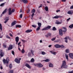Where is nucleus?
Instances as JSON below:
<instances>
[{
    "mask_svg": "<svg viewBox=\"0 0 73 73\" xmlns=\"http://www.w3.org/2000/svg\"><path fill=\"white\" fill-rule=\"evenodd\" d=\"M68 66L66 65V61L64 60L62 61V64L61 66V69H68Z\"/></svg>",
    "mask_w": 73,
    "mask_h": 73,
    "instance_id": "f257e3e1",
    "label": "nucleus"
},
{
    "mask_svg": "<svg viewBox=\"0 0 73 73\" xmlns=\"http://www.w3.org/2000/svg\"><path fill=\"white\" fill-rule=\"evenodd\" d=\"M15 12V9H13L11 11V8H9V15H11L12 14V13H13Z\"/></svg>",
    "mask_w": 73,
    "mask_h": 73,
    "instance_id": "f03ea898",
    "label": "nucleus"
},
{
    "mask_svg": "<svg viewBox=\"0 0 73 73\" xmlns=\"http://www.w3.org/2000/svg\"><path fill=\"white\" fill-rule=\"evenodd\" d=\"M34 65L36 66H37V67H38L39 68H42L43 66V65L40 63L36 64H35Z\"/></svg>",
    "mask_w": 73,
    "mask_h": 73,
    "instance_id": "7ed1b4c3",
    "label": "nucleus"
},
{
    "mask_svg": "<svg viewBox=\"0 0 73 73\" xmlns=\"http://www.w3.org/2000/svg\"><path fill=\"white\" fill-rule=\"evenodd\" d=\"M9 60L8 58H7L6 60L5 59H3V62L4 64L6 63L7 64H8L9 63Z\"/></svg>",
    "mask_w": 73,
    "mask_h": 73,
    "instance_id": "20e7f679",
    "label": "nucleus"
},
{
    "mask_svg": "<svg viewBox=\"0 0 73 73\" xmlns=\"http://www.w3.org/2000/svg\"><path fill=\"white\" fill-rule=\"evenodd\" d=\"M51 28V26H48L46 27H45L42 30V31H48L49 29H50Z\"/></svg>",
    "mask_w": 73,
    "mask_h": 73,
    "instance_id": "39448f33",
    "label": "nucleus"
},
{
    "mask_svg": "<svg viewBox=\"0 0 73 73\" xmlns=\"http://www.w3.org/2000/svg\"><path fill=\"white\" fill-rule=\"evenodd\" d=\"M21 60V58H19V60L17 58H15V62H16L17 63V64H20Z\"/></svg>",
    "mask_w": 73,
    "mask_h": 73,
    "instance_id": "423d86ee",
    "label": "nucleus"
},
{
    "mask_svg": "<svg viewBox=\"0 0 73 73\" xmlns=\"http://www.w3.org/2000/svg\"><path fill=\"white\" fill-rule=\"evenodd\" d=\"M13 49V45L12 44H10L9 45V46L8 48V50H9L12 49Z\"/></svg>",
    "mask_w": 73,
    "mask_h": 73,
    "instance_id": "0eeeda50",
    "label": "nucleus"
},
{
    "mask_svg": "<svg viewBox=\"0 0 73 73\" xmlns=\"http://www.w3.org/2000/svg\"><path fill=\"white\" fill-rule=\"evenodd\" d=\"M7 9H6L3 12L2 14H1L0 15L1 17L3 16V14H4V13H5L6 12H7Z\"/></svg>",
    "mask_w": 73,
    "mask_h": 73,
    "instance_id": "6e6552de",
    "label": "nucleus"
},
{
    "mask_svg": "<svg viewBox=\"0 0 73 73\" xmlns=\"http://www.w3.org/2000/svg\"><path fill=\"white\" fill-rule=\"evenodd\" d=\"M5 20L4 22V23H7L8 22V21L9 20V17H7L4 19Z\"/></svg>",
    "mask_w": 73,
    "mask_h": 73,
    "instance_id": "1a4fd4ad",
    "label": "nucleus"
},
{
    "mask_svg": "<svg viewBox=\"0 0 73 73\" xmlns=\"http://www.w3.org/2000/svg\"><path fill=\"white\" fill-rule=\"evenodd\" d=\"M54 46L56 48H60V45L58 44H56L54 45Z\"/></svg>",
    "mask_w": 73,
    "mask_h": 73,
    "instance_id": "9d476101",
    "label": "nucleus"
},
{
    "mask_svg": "<svg viewBox=\"0 0 73 73\" xmlns=\"http://www.w3.org/2000/svg\"><path fill=\"white\" fill-rule=\"evenodd\" d=\"M25 66L27 67V68H29V69H31V66L28 63L26 64L25 65Z\"/></svg>",
    "mask_w": 73,
    "mask_h": 73,
    "instance_id": "9b49d317",
    "label": "nucleus"
},
{
    "mask_svg": "<svg viewBox=\"0 0 73 73\" xmlns=\"http://www.w3.org/2000/svg\"><path fill=\"white\" fill-rule=\"evenodd\" d=\"M69 56L70 58L73 59V53H71L69 54Z\"/></svg>",
    "mask_w": 73,
    "mask_h": 73,
    "instance_id": "f8f14e48",
    "label": "nucleus"
},
{
    "mask_svg": "<svg viewBox=\"0 0 73 73\" xmlns=\"http://www.w3.org/2000/svg\"><path fill=\"white\" fill-rule=\"evenodd\" d=\"M62 17L61 16H56L53 17H52L53 19H58V18H59V17L61 18Z\"/></svg>",
    "mask_w": 73,
    "mask_h": 73,
    "instance_id": "ddd939ff",
    "label": "nucleus"
},
{
    "mask_svg": "<svg viewBox=\"0 0 73 73\" xmlns=\"http://www.w3.org/2000/svg\"><path fill=\"white\" fill-rule=\"evenodd\" d=\"M19 41V38L18 36L16 37L15 38V41L17 42H18Z\"/></svg>",
    "mask_w": 73,
    "mask_h": 73,
    "instance_id": "4468645a",
    "label": "nucleus"
},
{
    "mask_svg": "<svg viewBox=\"0 0 73 73\" xmlns=\"http://www.w3.org/2000/svg\"><path fill=\"white\" fill-rule=\"evenodd\" d=\"M59 34L60 36L62 35V30L61 29H60L59 31Z\"/></svg>",
    "mask_w": 73,
    "mask_h": 73,
    "instance_id": "2eb2a0df",
    "label": "nucleus"
},
{
    "mask_svg": "<svg viewBox=\"0 0 73 73\" xmlns=\"http://www.w3.org/2000/svg\"><path fill=\"white\" fill-rule=\"evenodd\" d=\"M50 52L52 54H54V55H56V52H54V51H50Z\"/></svg>",
    "mask_w": 73,
    "mask_h": 73,
    "instance_id": "dca6fc26",
    "label": "nucleus"
},
{
    "mask_svg": "<svg viewBox=\"0 0 73 73\" xmlns=\"http://www.w3.org/2000/svg\"><path fill=\"white\" fill-rule=\"evenodd\" d=\"M16 21H15L12 23L11 24V25L12 26H13L14 25H16Z\"/></svg>",
    "mask_w": 73,
    "mask_h": 73,
    "instance_id": "f3484780",
    "label": "nucleus"
},
{
    "mask_svg": "<svg viewBox=\"0 0 73 73\" xmlns=\"http://www.w3.org/2000/svg\"><path fill=\"white\" fill-rule=\"evenodd\" d=\"M32 30H28L26 31H25V32H26V33H29L30 32H32Z\"/></svg>",
    "mask_w": 73,
    "mask_h": 73,
    "instance_id": "a211bd4d",
    "label": "nucleus"
},
{
    "mask_svg": "<svg viewBox=\"0 0 73 73\" xmlns=\"http://www.w3.org/2000/svg\"><path fill=\"white\" fill-rule=\"evenodd\" d=\"M67 13L69 15H72L73 13V11H69Z\"/></svg>",
    "mask_w": 73,
    "mask_h": 73,
    "instance_id": "6ab92c4d",
    "label": "nucleus"
},
{
    "mask_svg": "<svg viewBox=\"0 0 73 73\" xmlns=\"http://www.w3.org/2000/svg\"><path fill=\"white\" fill-rule=\"evenodd\" d=\"M63 32H66V28L64 27H63Z\"/></svg>",
    "mask_w": 73,
    "mask_h": 73,
    "instance_id": "aec40b11",
    "label": "nucleus"
},
{
    "mask_svg": "<svg viewBox=\"0 0 73 73\" xmlns=\"http://www.w3.org/2000/svg\"><path fill=\"white\" fill-rule=\"evenodd\" d=\"M23 1L25 4H27L28 3V0H23Z\"/></svg>",
    "mask_w": 73,
    "mask_h": 73,
    "instance_id": "412c9836",
    "label": "nucleus"
},
{
    "mask_svg": "<svg viewBox=\"0 0 73 73\" xmlns=\"http://www.w3.org/2000/svg\"><path fill=\"white\" fill-rule=\"evenodd\" d=\"M46 11H48V7L47 6H46L45 7V9Z\"/></svg>",
    "mask_w": 73,
    "mask_h": 73,
    "instance_id": "4be33fe9",
    "label": "nucleus"
},
{
    "mask_svg": "<svg viewBox=\"0 0 73 73\" xmlns=\"http://www.w3.org/2000/svg\"><path fill=\"white\" fill-rule=\"evenodd\" d=\"M56 24H61V22H59L58 21H56Z\"/></svg>",
    "mask_w": 73,
    "mask_h": 73,
    "instance_id": "5701e85b",
    "label": "nucleus"
},
{
    "mask_svg": "<svg viewBox=\"0 0 73 73\" xmlns=\"http://www.w3.org/2000/svg\"><path fill=\"white\" fill-rule=\"evenodd\" d=\"M31 62H35V59L33 58H32L30 61Z\"/></svg>",
    "mask_w": 73,
    "mask_h": 73,
    "instance_id": "b1692460",
    "label": "nucleus"
},
{
    "mask_svg": "<svg viewBox=\"0 0 73 73\" xmlns=\"http://www.w3.org/2000/svg\"><path fill=\"white\" fill-rule=\"evenodd\" d=\"M50 61V60L49 59H46L44 60V61L45 62H49Z\"/></svg>",
    "mask_w": 73,
    "mask_h": 73,
    "instance_id": "393cba45",
    "label": "nucleus"
},
{
    "mask_svg": "<svg viewBox=\"0 0 73 73\" xmlns=\"http://www.w3.org/2000/svg\"><path fill=\"white\" fill-rule=\"evenodd\" d=\"M16 28H21V25H16Z\"/></svg>",
    "mask_w": 73,
    "mask_h": 73,
    "instance_id": "a878e982",
    "label": "nucleus"
},
{
    "mask_svg": "<svg viewBox=\"0 0 73 73\" xmlns=\"http://www.w3.org/2000/svg\"><path fill=\"white\" fill-rule=\"evenodd\" d=\"M65 57H66V60H68V55L67 54H65Z\"/></svg>",
    "mask_w": 73,
    "mask_h": 73,
    "instance_id": "bb28decb",
    "label": "nucleus"
},
{
    "mask_svg": "<svg viewBox=\"0 0 73 73\" xmlns=\"http://www.w3.org/2000/svg\"><path fill=\"white\" fill-rule=\"evenodd\" d=\"M38 27H40L41 26V23H38Z\"/></svg>",
    "mask_w": 73,
    "mask_h": 73,
    "instance_id": "cd10ccee",
    "label": "nucleus"
},
{
    "mask_svg": "<svg viewBox=\"0 0 73 73\" xmlns=\"http://www.w3.org/2000/svg\"><path fill=\"white\" fill-rule=\"evenodd\" d=\"M49 67H53V65L52 63H50L49 64Z\"/></svg>",
    "mask_w": 73,
    "mask_h": 73,
    "instance_id": "c85d7f7f",
    "label": "nucleus"
},
{
    "mask_svg": "<svg viewBox=\"0 0 73 73\" xmlns=\"http://www.w3.org/2000/svg\"><path fill=\"white\" fill-rule=\"evenodd\" d=\"M69 28H73V24H72L70 25L69 27Z\"/></svg>",
    "mask_w": 73,
    "mask_h": 73,
    "instance_id": "c756f323",
    "label": "nucleus"
},
{
    "mask_svg": "<svg viewBox=\"0 0 73 73\" xmlns=\"http://www.w3.org/2000/svg\"><path fill=\"white\" fill-rule=\"evenodd\" d=\"M42 54V55H45V54H46V53L44 51H42L41 52Z\"/></svg>",
    "mask_w": 73,
    "mask_h": 73,
    "instance_id": "7c9ffc66",
    "label": "nucleus"
},
{
    "mask_svg": "<svg viewBox=\"0 0 73 73\" xmlns=\"http://www.w3.org/2000/svg\"><path fill=\"white\" fill-rule=\"evenodd\" d=\"M40 29V27H38L36 29V31H39Z\"/></svg>",
    "mask_w": 73,
    "mask_h": 73,
    "instance_id": "2f4dec72",
    "label": "nucleus"
},
{
    "mask_svg": "<svg viewBox=\"0 0 73 73\" xmlns=\"http://www.w3.org/2000/svg\"><path fill=\"white\" fill-rule=\"evenodd\" d=\"M21 53H25V50H24V48H23L22 49Z\"/></svg>",
    "mask_w": 73,
    "mask_h": 73,
    "instance_id": "473e14b6",
    "label": "nucleus"
},
{
    "mask_svg": "<svg viewBox=\"0 0 73 73\" xmlns=\"http://www.w3.org/2000/svg\"><path fill=\"white\" fill-rule=\"evenodd\" d=\"M47 35L48 36H51V35H52V34L50 33H49L47 34Z\"/></svg>",
    "mask_w": 73,
    "mask_h": 73,
    "instance_id": "72a5a7b5",
    "label": "nucleus"
},
{
    "mask_svg": "<svg viewBox=\"0 0 73 73\" xmlns=\"http://www.w3.org/2000/svg\"><path fill=\"white\" fill-rule=\"evenodd\" d=\"M31 54H32L31 53V52H29V54H28L29 56V57H31Z\"/></svg>",
    "mask_w": 73,
    "mask_h": 73,
    "instance_id": "f704fd0d",
    "label": "nucleus"
},
{
    "mask_svg": "<svg viewBox=\"0 0 73 73\" xmlns=\"http://www.w3.org/2000/svg\"><path fill=\"white\" fill-rule=\"evenodd\" d=\"M66 52L68 53H69V51L68 49H67L66 50Z\"/></svg>",
    "mask_w": 73,
    "mask_h": 73,
    "instance_id": "c9c22d12",
    "label": "nucleus"
},
{
    "mask_svg": "<svg viewBox=\"0 0 73 73\" xmlns=\"http://www.w3.org/2000/svg\"><path fill=\"white\" fill-rule=\"evenodd\" d=\"M9 67L10 69H11L12 68V64H10L9 65Z\"/></svg>",
    "mask_w": 73,
    "mask_h": 73,
    "instance_id": "e433bc0d",
    "label": "nucleus"
},
{
    "mask_svg": "<svg viewBox=\"0 0 73 73\" xmlns=\"http://www.w3.org/2000/svg\"><path fill=\"white\" fill-rule=\"evenodd\" d=\"M60 48H65V47L64 46V45H60Z\"/></svg>",
    "mask_w": 73,
    "mask_h": 73,
    "instance_id": "4c0bfd02",
    "label": "nucleus"
},
{
    "mask_svg": "<svg viewBox=\"0 0 73 73\" xmlns=\"http://www.w3.org/2000/svg\"><path fill=\"white\" fill-rule=\"evenodd\" d=\"M1 57H3L4 56V53H0Z\"/></svg>",
    "mask_w": 73,
    "mask_h": 73,
    "instance_id": "58836bf2",
    "label": "nucleus"
},
{
    "mask_svg": "<svg viewBox=\"0 0 73 73\" xmlns=\"http://www.w3.org/2000/svg\"><path fill=\"white\" fill-rule=\"evenodd\" d=\"M0 29H1V30L2 31V25L1 23H0Z\"/></svg>",
    "mask_w": 73,
    "mask_h": 73,
    "instance_id": "ea45409f",
    "label": "nucleus"
},
{
    "mask_svg": "<svg viewBox=\"0 0 73 73\" xmlns=\"http://www.w3.org/2000/svg\"><path fill=\"white\" fill-rule=\"evenodd\" d=\"M35 9H33L32 10L31 13H35Z\"/></svg>",
    "mask_w": 73,
    "mask_h": 73,
    "instance_id": "a19ab883",
    "label": "nucleus"
},
{
    "mask_svg": "<svg viewBox=\"0 0 73 73\" xmlns=\"http://www.w3.org/2000/svg\"><path fill=\"white\" fill-rule=\"evenodd\" d=\"M8 73H13V70H11Z\"/></svg>",
    "mask_w": 73,
    "mask_h": 73,
    "instance_id": "79ce46f5",
    "label": "nucleus"
},
{
    "mask_svg": "<svg viewBox=\"0 0 73 73\" xmlns=\"http://www.w3.org/2000/svg\"><path fill=\"white\" fill-rule=\"evenodd\" d=\"M52 30L53 31H56V29L55 27H53Z\"/></svg>",
    "mask_w": 73,
    "mask_h": 73,
    "instance_id": "37998d69",
    "label": "nucleus"
},
{
    "mask_svg": "<svg viewBox=\"0 0 73 73\" xmlns=\"http://www.w3.org/2000/svg\"><path fill=\"white\" fill-rule=\"evenodd\" d=\"M66 38V37H65L64 38V39H65V42H68V40H67Z\"/></svg>",
    "mask_w": 73,
    "mask_h": 73,
    "instance_id": "c03bdc74",
    "label": "nucleus"
},
{
    "mask_svg": "<svg viewBox=\"0 0 73 73\" xmlns=\"http://www.w3.org/2000/svg\"><path fill=\"white\" fill-rule=\"evenodd\" d=\"M4 3H2L0 5V6L1 7H3L4 6Z\"/></svg>",
    "mask_w": 73,
    "mask_h": 73,
    "instance_id": "a18cd8bd",
    "label": "nucleus"
},
{
    "mask_svg": "<svg viewBox=\"0 0 73 73\" xmlns=\"http://www.w3.org/2000/svg\"><path fill=\"white\" fill-rule=\"evenodd\" d=\"M55 39H56V38H52L51 39V40L52 41H54V40H55Z\"/></svg>",
    "mask_w": 73,
    "mask_h": 73,
    "instance_id": "49530a36",
    "label": "nucleus"
},
{
    "mask_svg": "<svg viewBox=\"0 0 73 73\" xmlns=\"http://www.w3.org/2000/svg\"><path fill=\"white\" fill-rule=\"evenodd\" d=\"M31 52L32 53V54H33V55H34V54L33 53H34V51H33L32 50H31Z\"/></svg>",
    "mask_w": 73,
    "mask_h": 73,
    "instance_id": "de8ad7c7",
    "label": "nucleus"
},
{
    "mask_svg": "<svg viewBox=\"0 0 73 73\" xmlns=\"http://www.w3.org/2000/svg\"><path fill=\"white\" fill-rule=\"evenodd\" d=\"M32 27L34 28H36V25H32Z\"/></svg>",
    "mask_w": 73,
    "mask_h": 73,
    "instance_id": "09e8293b",
    "label": "nucleus"
},
{
    "mask_svg": "<svg viewBox=\"0 0 73 73\" xmlns=\"http://www.w3.org/2000/svg\"><path fill=\"white\" fill-rule=\"evenodd\" d=\"M11 53L13 55H15V52H14V51H12Z\"/></svg>",
    "mask_w": 73,
    "mask_h": 73,
    "instance_id": "8fccbe9b",
    "label": "nucleus"
},
{
    "mask_svg": "<svg viewBox=\"0 0 73 73\" xmlns=\"http://www.w3.org/2000/svg\"><path fill=\"white\" fill-rule=\"evenodd\" d=\"M30 12V10L29 9L27 11V13H29Z\"/></svg>",
    "mask_w": 73,
    "mask_h": 73,
    "instance_id": "3c124183",
    "label": "nucleus"
},
{
    "mask_svg": "<svg viewBox=\"0 0 73 73\" xmlns=\"http://www.w3.org/2000/svg\"><path fill=\"white\" fill-rule=\"evenodd\" d=\"M23 17V15H22V14H21L20 15V18H22V17Z\"/></svg>",
    "mask_w": 73,
    "mask_h": 73,
    "instance_id": "603ef678",
    "label": "nucleus"
},
{
    "mask_svg": "<svg viewBox=\"0 0 73 73\" xmlns=\"http://www.w3.org/2000/svg\"><path fill=\"white\" fill-rule=\"evenodd\" d=\"M21 40L23 42H25L26 41L24 40H23V39H21Z\"/></svg>",
    "mask_w": 73,
    "mask_h": 73,
    "instance_id": "864d4df0",
    "label": "nucleus"
},
{
    "mask_svg": "<svg viewBox=\"0 0 73 73\" xmlns=\"http://www.w3.org/2000/svg\"><path fill=\"white\" fill-rule=\"evenodd\" d=\"M7 38H10L11 37H10L9 36L7 35L6 36Z\"/></svg>",
    "mask_w": 73,
    "mask_h": 73,
    "instance_id": "5fc2aeb1",
    "label": "nucleus"
},
{
    "mask_svg": "<svg viewBox=\"0 0 73 73\" xmlns=\"http://www.w3.org/2000/svg\"><path fill=\"white\" fill-rule=\"evenodd\" d=\"M21 44V42H19L18 43V47H19V45Z\"/></svg>",
    "mask_w": 73,
    "mask_h": 73,
    "instance_id": "6e6d98bb",
    "label": "nucleus"
},
{
    "mask_svg": "<svg viewBox=\"0 0 73 73\" xmlns=\"http://www.w3.org/2000/svg\"><path fill=\"white\" fill-rule=\"evenodd\" d=\"M34 15H35V14L34 13H33L32 14V15H31V16L32 17V18H33Z\"/></svg>",
    "mask_w": 73,
    "mask_h": 73,
    "instance_id": "4d7b16f0",
    "label": "nucleus"
},
{
    "mask_svg": "<svg viewBox=\"0 0 73 73\" xmlns=\"http://www.w3.org/2000/svg\"><path fill=\"white\" fill-rule=\"evenodd\" d=\"M9 35L10 36H11V37H12V36H13L12 35V34H11V33H10L9 34Z\"/></svg>",
    "mask_w": 73,
    "mask_h": 73,
    "instance_id": "13d9d810",
    "label": "nucleus"
},
{
    "mask_svg": "<svg viewBox=\"0 0 73 73\" xmlns=\"http://www.w3.org/2000/svg\"><path fill=\"white\" fill-rule=\"evenodd\" d=\"M3 48H6V46L4 44L3 45Z\"/></svg>",
    "mask_w": 73,
    "mask_h": 73,
    "instance_id": "bf43d9fd",
    "label": "nucleus"
},
{
    "mask_svg": "<svg viewBox=\"0 0 73 73\" xmlns=\"http://www.w3.org/2000/svg\"><path fill=\"white\" fill-rule=\"evenodd\" d=\"M58 12H60V10H57L56 11V12L57 13Z\"/></svg>",
    "mask_w": 73,
    "mask_h": 73,
    "instance_id": "052dcab7",
    "label": "nucleus"
},
{
    "mask_svg": "<svg viewBox=\"0 0 73 73\" xmlns=\"http://www.w3.org/2000/svg\"><path fill=\"white\" fill-rule=\"evenodd\" d=\"M59 40H56L55 41V42H59Z\"/></svg>",
    "mask_w": 73,
    "mask_h": 73,
    "instance_id": "680f3d73",
    "label": "nucleus"
},
{
    "mask_svg": "<svg viewBox=\"0 0 73 73\" xmlns=\"http://www.w3.org/2000/svg\"><path fill=\"white\" fill-rule=\"evenodd\" d=\"M66 37V38L67 39H69V40H70V38H69V37Z\"/></svg>",
    "mask_w": 73,
    "mask_h": 73,
    "instance_id": "e2e57ef3",
    "label": "nucleus"
},
{
    "mask_svg": "<svg viewBox=\"0 0 73 73\" xmlns=\"http://www.w3.org/2000/svg\"><path fill=\"white\" fill-rule=\"evenodd\" d=\"M73 62L69 64V65H73Z\"/></svg>",
    "mask_w": 73,
    "mask_h": 73,
    "instance_id": "0e129e2a",
    "label": "nucleus"
},
{
    "mask_svg": "<svg viewBox=\"0 0 73 73\" xmlns=\"http://www.w3.org/2000/svg\"><path fill=\"white\" fill-rule=\"evenodd\" d=\"M0 69H3V66H0Z\"/></svg>",
    "mask_w": 73,
    "mask_h": 73,
    "instance_id": "69168bd1",
    "label": "nucleus"
},
{
    "mask_svg": "<svg viewBox=\"0 0 73 73\" xmlns=\"http://www.w3.org/2000/svg\"><path fill=\"white\" fill-rule=\"evenodd\" d=\"M70 18H69L68 19H67V21H69V20H70Z\"/></svg>",
    "mask_w": 73,
    "mask_h": 73,
    "instance_id": "338daca9",
    "label": "nucleus"
},
{
    "mask_svg": "<svg viewBox=\"0 0 73 73\" xmlns=\"http://www.w3.org/2000/svg\"><path fill=\"white\" fill-rule=\"evenodd\" d=\"M68 73H73V71L68 72Z\"/></svg>",
    "mask_w": 73,
    "mask_h": 73,
    "instance_id": "774afa93",
    "label": "nucleus"
}]
</instances>
